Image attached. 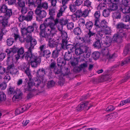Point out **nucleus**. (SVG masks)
I'll return each instance as SVG.
<instances>
[{
    "label": "nucleus",
    "mask_w": 130,
    "mask_h": 130,
    "mask_svg": "<svg viewBox=\"0 0 130 130\" xmlns=\"http://www.w3.org/2000/svg\"><path fill=\"white\" fill-rule=\"evenodd\" d=\"M32 53V52H26L24 56L26 60H28L29 59L32 67L36 68L41 62V59L39 57Z\"/></svg>",
    "instance_id": "nucleus-1"
},
{
    "label": "nucleus",
    "mask_w": 130,
    "mask_h": 130,
    "mask_svg": "<svg viewBox=\"0 0 130 130\" xmlns=\"http://www.w3.org/2000/svg\"><path fill=\"white\" fill-rule=\"evenodd\" d=\"M48 26L45 24L44 22L41 24L40 26V31L39 35L41 38H44L46 39H50V36H54L55 34L53 32Z\"/></svg>",
    "instance_id": "nucleus-2"
},
{
    "label": "nucleus",
    "mask_w": 130,
    "mask_h": 130,
    "mask_svg": "<svg viewBox=\"0 0 130 130\" xmlns=\"http://www.w3.org/2000/svg\"><path fill=\"white\" fill-rule=\"evenodd\" d=\"M59 22V19L58 18L54 20L53 17L51 18H46L44 21V23L48 26V27L55 34L56 32V25Z\"/></svg>",
    "instance_id": "nucleus-3"
},
{
    "label": "nucleus",
    "mask_w": 130,
    "mask_h": 130,
    "mask_svg": "<svg viewBox=\"0 0 130 130\" xmlns=\"http://www.w3.org/2000/svg\"><path fill=\"white\" fill-rule=\"evenodd\" d=\"M41 80V79L38 78V79L35 80L34 83L31 81V80L29 81L27 86L26 88H25L26 91H32L35 90V87H38L40 84Z\"/></svg>",
    "instance_id": "nucleus-4"
},
{
    "label": "nucleus",
    "mask_w": 130,
    "mask_h": 130,
    "mask_svg": "<svg viewBox=\"0 0 130 130\" xmlns=\"http://www.w3.org/2000/svg\"><path fill=\"white\" fill-rule=\"evenodd\" d=\"M112 41L111 39H107L104 41L103 44L104 47L101 51V52L104 56H106L107 58L109 57V54L108 48L107 47L109 46L111 44Z\"/></svg>",
    "instance_id": "nucleus-5"
},
{
    "label": "nucleus",
    "mask_w": 130,
    "mask_h": 130,
    "mask_svg": "<svg viewBox=\"0 0 130 130\" xmlns=\"http://www.w3.org/2000/svg\"><path fill=\"white\" fill-rule=\"evenodd\" d=\"M47 69L45 70L43 68L39 69L36 72L37 77L38 78L41 79V80H43L44 75L46 74L47 72Z\"/></svg>",
    "instance_id": "nucleus-6"
},
{
    "label": "nucleus",
    "mask_w": 130,
    "mask_h": 130,
    "mask_svg": "<svg viewBox=\"0 0 130 130\" xmlns=\"http://www.w3.org/2000/svg\"><path fill=\"white\" fill-rule=\"evenodd\" d=\"M30 104L23 105L16 110L15 111V113L17 114H19L23 113L25 111L27 110L30 107Z\"/></svg>",
    "instance_id": "nucleus-7"
},
{
    "label": "nucleus",
    "mask_w": 130,
    "mask_h": 130,
    "mask_svg": "<svg viewBox=\"0 0 130 130\" xmlns=\"http://www.w3.org/2000/svg\"><path fill=\"white\" fill-rule=\"evenodd\" d=\"M35 14L41 19H42L46 17V13L44 10H42L40 8L36 9L35 11Z\"/></svg>",
    "instance_id": "nucleus-8"
},
{
    "label": "nucleus",
    "mask_w": 130,
    "mask_h": 130,
    "mask_svg": "<svg viewBox=\"0 0 130 130\" xmlns=\"http://www.w3.org/2000/svg\"><path fill=\"white\" fill-rule=\"evenodd\" d=\"M125 34H123L122 35L120 36L119 34H115L113 35L112 38L113 41L116 42L117 44H119L122 42V37H123Z\"/></svg>",
    "instance_id": "nucleus-9"
},
{
    "label": "nucleus",
    "mask_w": 130,
    "mask_h": 130,
    "mask_svg": "<svg viewBox=\"0 0 130 130\" xmlns=\"http://www.w3.org/2000/svg\"><path fill=\"white\" fill-rule=\"evenodd\" d=\"M56 49L52 52V56L53 58L57 57L59 55V52L62 49V46L60 44H57Z\"/></svg>",
    "instance_id": "nucleus-10"
},
{
    "label": "nucleus",
    "mask_w": 130,
    "mask_h": 130,
    "mask_svg": "<svg viewBox=\"0 0 130 130\" xmlns=\"http://www.w3.org/2000/svg\"><path fill=\"white\" fill-rule=\"evenodd\" d=\"M67 72H65V73H64V72H63L61 71L60 69H57L55 70V73L56 74H58V76H59L60 77H62L64 76L67 75H68L70 73V71L68 68H67L66 70H65Z\"/></svg>",
    "instance_id": "nucleus-11"
},
{
    "label": "nucleus",
    "mask_w": 130,
    "mask_h": 130,
    "mask_svg": "<svg viewBox=\"0 0 130 130\" xmlns=\"http://www.w3.org/2000/svg\"><path fill=\"white\" fill-rule=\"evenodd\" d=\"M30 44V46L28 48V51L26 52L31 53L32 50L34 48V46L36 44L37 42L36 40L33 38L29 42Z\"/></svg>",
    "instance_id": "nucleus-12"
},
{
    "label": "nucleus",
    "mask_w": 130,
    "mask_h": 130,
    "mask_svg": "<svg viewBox=\"0 0 130 130\" xmlns=\"http://www.w3.org/2000/svg\"><path fill=\"white\" fill-rule=\"evenodd\" d=\"M22 30L21 32L22 34L23 35L25 34H28L30 33L33 32L34 30V28L32 26H29L28 27L27 29L23 28H21Z\"/></svg>",
    "instance_id": "nucleus-13"
},
{
    "label": "nucleus",
    "mask_w": 130,
    "mask_h": 130,
    "mask_svg": "<svg viewBox=\"0 0 130 130\" xmlns=\"http://www.w3.org/2000/svg\"><path fill=\"white\" fill-rule=\"evenodd\" d=\"M24 52V49L23 47H21L20 48L18 49L17 54L15 55L16 59L18 60L20 57L22 58L23 57H24V55H23Z\"/></svg>",
    "instance_id": "nucleus-14"
},
{
    "label": "nucleus",
    "mask_w": 130,
    "mask_h": 130,
    "mask_svg": "<svg viewBox=\"0 0 130 130\" xmlns=\"http://www.w3.org/2000/svg\"><path fill=\"white\" fill-rule=\"evenodd\" d=\"M88 103V102L86 101H84V102L81 103L76 107V110L79 111L84 109V108H86Z\"/></svg>",
    "instance_id": "nucleus-15"
},
{
    "label": "nucleus",
    "mask_w": 130,
    "mask_h": 130,
    "mask_svg": "<svg viewBox=\"0 0 130 130\" xmlns=\"http://www.w3.org/2000/svg\"><path fill=\"white\" fill-rule=\"evenodd\" d=\"M16 94L14 96L13 99H21L23 94L22 92L20 90L18 89H17L15 91Z\"/></svg>",
    "instance_id": "nucleus-16"
},
{
    "label": "nucleus",
    "mask_w": 130,
    "mask_h": 130,
    "mask_svg": "<svg viewBox=\"0 0 130 130\" xmlns=\"http://www.w3.org/2000/svg\"><path fill=\"white\" fill-rule=\"evenodd\" d=\"M57 63L58 66L62 67L66 64V61L63 58L59 57L57 59Z\"/></svg>",
    "instance_id": "nucleus-17"
},
{
    "label": "nucleus",
    "mask_w": 130,
    "mask_h": 130,
    "mask_svg": "<svg viewBox=\"0 0 130 130\" xmlns=\"http://www.w3.org/2000/svg\"><path fill=\"white\" fill-rule=\"evenodd\" d=\"M12 30L13 32L12 36L14 38L15 40H16L20 37L18 30L17 28H13Z\"/></svg>",
    "instance_id": "nucleus-18"
},
{
    "label": "nucleus",
    "mask_w": 130,
    "mask_h": 130,
    "mask_svg": "<svg viewBox=\"0 0 130 130\" xmlns=\"http://www.w3.org/2000/svg\"><path fill=\"white\" fill-rule=\"evenodd\" d=\"M0 23L2 24V26L4 28L7 26L8 20L7 19H5L4 17L1 16H0Z\"/></svg>",
    "instance_id": "nucleus-19"
},
{
    "label": "nucleus",
    "mask_w": 130,
    "mask_h": 130,
    "mask_svg": "<svg viewBox=\"0 0 130 130\" xmlns=\"http://www.w3.org/2000/svg\"><path fill=\"white\" fill-rule=\"evenodd\" d=\"M22 35L25 41H26L27 43L29 42L31 40L33 39L31 35L30 34H25L24 35L22 34Z\"/></svg>",
    "instance_id": "nucleus-20"
},
{
    "label": "nucleus",
    "mask_w": 130,
    "mask_h": 130,
    "mask_svg": "<svg viewBox=\"0 0 130 130\" xmlns=\"http://www.w3.org/2000/svg\"><path fill=\"white\" fill-rule=\"evenodd\" d=\"M51 52L48 50H44L42 52L43 56L46 58H49L51 56Z\"/></svg>",
    "instance_id": "nucleus-21"
},
{
    "label": "nucleus",
    "mask_w": 130,
    "mask_h": 130,
    "mask_svg": "<svg viewBox=\"0 0 130 130\" xmlns=\"http://www.w3.org/2000/svg\"><path fill=\"white\" fill-rule=\"evenodd\" d=\"M54 36H51L50 39H47L46 40H48V45L49 46L53 48L54 47L55 45V41L53 39V38Z\"/></svg>",
    "instance_id": "nucleus-22"
},
{
    "label": "nucleus",
    "mask_w": 130,
    "mask_h": 130,
    "mask_svg": "<svg viewBox=\"0 0 130 130\" xmlns=\"http://www.w3.org/2000/svg\"><path fill=\"white\" fill-rule=\"evenodd\" d=\"M130 53V45L129 44L127 45L125 47L124 50L123 55L124 56H126Z\"/></svg>",
    "instance_id": "nucleus-23"
},
{
    "label": "nucleus",
    "mask_w": 130,
    "mask_h": 130,
    "mask_svg": "<svg viewBox=\"0 0 130 130\" xmlns=\"http://www.w3.org/2000/svg\"><path fill=\"white\" fill-rule=\"evenodd\" d=\"M33 12L32 11H30L28 12L27 15L25 17L26 21H30L32 19V15Z\"/></svg>",
    "instance_id": "nucleus-24"
},
{
    "label": "nucleus",
    "mask_w": 130,
    "mask_h": 130,
    "mask_svg": "<svg viewBox=\"0 0 130 130\" xmlns=\"http://www.w3.org/2000/svg\"><path fill=\"white\" fill-rule=\"evenodd\" d=\"M85 25L86 28L89 30H90L92 29L93 26V23L92 22L89 21L86 23Z\"/></svg>",
    "instance_id": "nucleus-25"
},
{
    "label": "nucleus",
    "mask_w": 130,
    "mask_h": 130,
    "mask_svg": "<svg viewBox=\"0 0 130 130\" xmlns=\"http://www.w3.org/2000/svg\"><path fill=\"white\" fill-rule=\"evenodd\" d=\"M25 73L27 75L29 79V81H31L32 79V76L31 75L30 71L29 68L27 67L26 68V70L24 71Z\"/></svg>",
    "instance_id": "nucleus-26"
},
{
    "label": "nucleus",
    "mask_w": 130,
    "mask_h": 130,
    "mask_svg": "<svg viewBox=\"0 0 130 130\" xmlns=\"http://www.w3.org/2000/svg\"><path fill=\"white\" fill-rule=\"evenodd\" d=\"M49 14L50 16L48 18H52L55 14V9L53 8H50L49 9Z\"/></svg>",
    "instance_id": "nucleus-27"
},
{
    "label": "nucleus",
    "mask_w": 130,
    "mask_h": 130,
    "mask_svg": "<svg viewBox=\"0 0 130 130\" xmlns=\"http://www.w3.org/2000/svg\"><path fill=\"white\" fill-rule=\"evenodd\" d=\"M84 6H86L89 8L92 9V2L89 0H86L84 1Z\"/></svg>",
    "instance_id": "nucleus-28"
},
{
    "label": "nucleus",
    "mask_w": 130,
    "mask_h": 130,
    "mask_svg": "<svg viewBox=\"0 0 130 130\" xmlns=\"http://www.w3.org/2000/svg\"><path fill=\"white\" fill-rule=\"evenodd\" d=\"M5 13H6L5 14L6 18L5 19H7H7L9 18L12 15V10L11 9H7Z\"/></svg>",
    "instance_id": "nucleus-29"
},
{
    "label": "nucleus",
    "mask_w": 130,
    "mask_h": 130,
    "mask_svg": "<svg viewBox=\"0 0 130 130\" xmlns=\"http://www.w3.org/2000/svg\"><path fill=\"white\" fill-rule=\"evenodd\" d=\"M118 8L117 4H112L109 7V9L111 11L117 10Z\"/></svg>",
    "instance_id": "nucleus-30"
},
{
    "label": "nucleus",
    "mask_w": 130,
    "mask_h": 130,
    "mask_svg": "<svg viewBox=\"0 0 130 130\" xmlns=\"http://www.w3.org/2000/svg\"><path fill=\"white\" fill-rule=\"evenodd\" d=\"M59 31L60 33L61 34L62 39H67L68 37L67 33L62 30H60Z\"/></svg>",
    "instance_id": "nucleus-31"
},
{
    "label": "nucleus",
    "mask_w": 130,
    "mask_h": 130,
    "mask_svg": "<svg viewBox=\"0 0 130 130\" xmlns=\"http://www.w3.org/2000/svg\"><path fill=\"white\" fill-rule=\"evenodd\" d=\"M73 31L74 34L77 35H80L81 33V30L79 27H77L74 28L73 30Z\"/></svg>",
    "instance_id": "nucleus-32"
},
{
    "label": "nucleus",
    "mask_w": 130,
    "mask_h": 130,
    "mask_svg": "<svg viewBox=\"0 0 130 130\" xmlns=\"http://www.w3.org/2000/svg\"><path fill=\"white\" fill-rule=\"evenodd\" d=\"M125 7L122 9V11L124 13H127L130 12V7L128 6H124Z\"/></svg>",
    "instance_id": "nucleus-33"
},
{
    "label": "nucleus",
    "mask_w": 130,
    "mask_h": 130,
    "mask_svg": "<svg viewBox=\"0 0 130 130\" xmlns=\"http://www.w3.org/2000/svg\"><path fill=\"white\" fill-rule=\"evenodd\" d=\"M69 8L70 11L72 12H75L77 9L76 6L74 4L70 5Z\"/></svg>",
    "instance_id": "nucleus-34"
},
{
    "label": "nucleus",
    "mask_w": 130,
    "mask_h": 130,
    "mask_svg": "<svg viewBox=\"0 0 130 130\" xmlns=\"http://www.w3.org/2000/svg\"><path fill=\"white\" fill-rule=\"evenodd\" d=\"M93 45L95 47L98 49L101 46V41H97L93 43Z\"/></svg>",
    "instance_id": "nucleus-35"
},
{
    "label": "nucleus",
    "mask_w": 130,
    "mask_h": 130,
    "mask_svg": "<svg viewBox=\"0 0 130 130\" xmlns=\"http://www.w3.org/2000/svg\"><path fill=\"white\" fill-rule=\"evenodd\" d=\"M95 33L91 31V30H89L87 34L86 35V36L89 38L93 37H95Z\"/></svg>",
    "instance_id": "nucleus-36"
},
{
    "label": "nucleus",
    "mask_w": 130,
    "mask_h": 130,
    "mask_svg": "<svg viewBox=\"0 0 130 130\" xmlns=\"http://www.w3.org/2000/svg\"><path fill=\"white\" fill-rule=\"evenodd\" d=\"M6 98V95L3 91H0V102L4 101Z\"/></svg>",
    "instance_id": "nucleus-37"
},
{
    "label": "nucleus",
    "mask_w": 130,
    "mask_h": 130,
    "mask_svg": "<svg viewBox=\"0 0 130 130\" xmlns=\"http://www.w3.org/2000/svg\"><path fill=\"white\" fill-rule=\"evenodd\" d=\"M110 10L108 9H104L103 12V15L105 17H107L110 15Z\"/></svg>",
    "instance_id": "nucleus-38"
},
{
    "label": "nucleus",
    "mask_w": 130,
    "mask_h": 130,
    "mask_svg": "<svg viewBox=\"0 0 130 130\" xmlns=\"http://www.w3.org/2000/svg\"><path fill=\"white\" fill-rule=\"evenodd\" d=\"M130 62V56L128 57L126 59L122 61L121 64V66H123L124 64L128 63Z\"/></svg>",
    "instance_id": "nucleus-39"
},
{
    "label": "nucleus",
    "mask_w": 130,
    "mask_h": 130,
    "mask_svg": "<svg viewBox=\"0 0 130 130\" xmlns=\"http://www.w3.org/2000/svg\"><path fill=\"white\" fill-rule=\"evenodd\" d=\"M100 55V54L99 52H95L92 53V56L94 59H97L99 58Z\"/></svg>",
    "instance_id": "nucleus-40"
},
{
    "label": "nucleus",
    "mask_w": 130,
    "mask_h": 130,
    "mask_svg": "<svg viewBox=\"0 0 130 130\" xmlns=\"http://www.w3.org/2000/svg\"><path fill=\"white\" fill-rule=\"evenodd\" d=\"M14 42V39L12 38H9L7 40V44L8 46L11 45Z\"/></svg>",
    "instance_id": "nucleus-41"
},
{
    "label": "nucleus",
    "mask_w": 130,
    "mask_h": 130,
    "mask_svg": "<svg viewBox=\"0 0 130 130\" xmlns=\"http://www.w3.org/2000/svg\"><path fill=\"white\" fill-rule=\"evenodd\" d=\"M74 46L73 45L69 44L67 45L66 46L67 49L68 50V52H71L74 50Z\"/></svg>",
    "instance_id": "nucleus-42"
},
{
    "label": "nucleus",
    "mask_w": 130,
    "mask_h": 130,
    "mask_svg": "<svg viewBox=\"0 0 130 130\" xmlns=\"http://www.w3.org/2000/svg\"><path fill=\"white\" fill-rule=\"evenodd\" d=\"M71 55L69 52L66 53L64 55V58L66 61L69 60L71 59Z\"/></svg>",
    "instance_id": "nucleus-43"
},
{
    "label": "nucleus",
    "mask_w": 130,
    "mask_h": 130,
    "mask_svg": "<svg viewBox=\"0 0 130 130\" xmlns=\"http://www.w3.org/2000/svg\"><path fill=\"white\" fill-rule=\"evenodd\" d=\"M113 17L115 19H120L121 17V15L119 12H115L113 14Z\"/></svg>",
    "instance_id": "nucleus-44"
},
{
    "label": "nucleus",
    "mask_w": 130,
    "mask_h": 130,
    "mask_svg": "<svg viewBox=\"0 0 130 130\" xmlns=\"http://www.w3.org/2000/svg\"><path fill=\"white\" fill-rule=\"evenodd\" d=\"M130 103V98H128L126 100L122 101L120 103L121 106H123L126 104Z\"/></svg>",
    "instance_id": "nucleus-45"
},
{
    "label": "nucleus",
    "mask_w": 130,
    "mask_h": 130,
    "mask_svg": "<svg viewBox=\"0 0 130 130\" xmlns=\"http://www.w3.org/2000/svg\"><path fill=\"white\" fill-rule=\"evenodd\" d=\"M40 9H42V8L45 9H47L48 7V3L46 2L42 3Z\"/></svg>",
    "instance_id": "nucleus-46"
},
{
    "label": "nucleus",
    "mask_w": 130,
    "mask_h": 130,
    "mask_svg": "<svg viewBox=\"0 0 130 130\" xmlns=\"http://www.w3.org/2000/svg\"><path fill=\"white\" fill-rule=\"evenodd\" d=\"M80 47L82 51V54L86 53L88 51V47L86 46H81Z\"/></svg>",
    "instance_id": "nucleus-47"
},
{
    "label": "nucleus",
    "mask_w": 130,
    "mask_h": 130,
    "mask_svg": "<svg viewBox=\"0 0 130 130\" xmlns=\"http://www.w3.org/2000/svg\"><path fill=\"white\" fill-rule=\"evenodd\" d=\"M125 27L124 24L120 22L116 25V28L117 30L123 28Z\"/></svg>",
    "instance_id": "nucleus-48"
},
{
    "label": "nucleus",
    "mask_w": 130,
    "mask_h": 130,
    "mask_svg": "<svg viewBox=\"0 0 130 130\" xmlns=\"http://www.w3.org/2000/svg\"><path fill=\"white\" fill-rule=\"evenodd\" d=\"M9 71L12 75L16 74L18 72V69L14 68L10 69Z\"/></svg>",
    "instance_id": "nucleus-49"
},
{
    "label": "nucleus",
    "mask_w": 130,
    "mask_h": 130,
    "mask_svg": "<svg viewBox=\"0 0 130 130\" xmlns=\"http://www.w3.org/2000/svg\"><path fill=\"white\" fill-rule=\"evenodd\" d=\"M95 39L97 41H101L102 37H103V35L101 33H98L96 34Z\"/></svg>",
    "instance_id": "nucleus-50"
},
{
    "label": "nucleus",
    "mask_w": 130,
    "mask_h": 130,
    "mask_svg": "<svg viewBox=\"0 0 130 130\" xmlns=\"http://www.w3.org/2000/svg\"><path fill=\"white\" fill-rule=\"evenodd\" d=\"M68 21L67 20L64 19H61L60 21V23L61 25V27H63V25H65L67 24Z\"/></svg>",
    "instance_id": "nucleus-51"
},
{
    "label": "nucleus",
    "mask_w": 130,
    "mask_h": 130,
    "mask_svg": "<svg viewBox=\"0 0 130 130\" xmlns=\"http://www.w3.org/2000/svg\"><path fill=\"white\" fill-rule=\"evenodd\" d=\"M100 25L101 27L105 28L107 27V23L106 21L103 20L101 22Z\"/></svg>",
    "instance_id": "nucleus-52"
},
{
    "label": "nucleus",
    "mask_w": 130,
    "mask_h": 130,
    "mask_svg": "<svg viewBox=\"0 0 130 130\" xmlns=\"http://www.w3.org/2000/svg\"><path fill=\"white\" fill-rule=\"evenodd\" d=\"M83 2V0H76L74 4L76 6H79L82 4Z\"/></svg>",
    "instance_id": "nucleus-53"
},
{
    "label": "nucleus",
    "mask_w": 130,
    "mask_h": 130,
    "mask_svg": "<svg viewBox=\"0 0 130 130\" xmlns=\"http://www.w3.org/2000/svg\"><path fill=\"white\" fill-rule=\"evenodd\" d=\"M82 13V17L86 18L88 15L89 13V11L87 9H85L83 12Z\"/></svg>",
    "instance_id": "nucleus-54"
},
{
    "label": "nucleus",
    "mask_w": 130,
    "mask_h": 130,
    "mask_svg": "<svg viewBox=\"0 0 130 130\" xmlns=\"http://www.w3.org/2000/svg\"><path fill=\"white\" fill-rule=\"evenodd\" d=\"M75 53L77 55L82 54V51L80 47L77 48L75 50Z\"/></svg>",
    "instance_id": "nucleus-55"
},
{
    "label": "nucleus",
    "mask_w": 130,
    "mask_h": 130,
    "mask_svg": "<svg viewBox=\"0 0 130 130\" xmlns=\"http://www.w3.org/2000/svg\"><path fill=\"white\" fill-rule=\"evenodd\" d=\"M74 27V24L72 22H70L67 24V27L68 29L71 30Z\"/></svg>",
    "instance_id": "nucleus-56"
},
{
    "label": "nucleus",
    "mask_w": 130,
    "mask_h": 130,
    "mask_svg": "<svg viewBox=\"0 0 130 130\" xmlns=\"http://www.w3.org/2000/svg\"><path fill=\"white\" fill-rule=\"evenodd\" d=\"M11 48L10 49H7L6 50V52L7 53V55H8V58H10V56H11V55H12L13 54Z\"/></svg>",
    "instance_id": "nucleus-57"
},
{
    "label": "nucleus",
    "mask_w": 130,
    "mask_h": 130,
    "mask_svg": "<svg viewBox=\"0 0 130 130\" xmlns=\"http://www.w3.org/2000/svg\"><path fill=\"white\" fill-rule=\"evenodd\" d=\"M7 9V7L6 5H3L1 6L0 11L2 12L5 13Z\"/></svg>",
    "instance_id": "nucleus-58"
},
{
    "label": "nucleus",
    "mask_w": 130,
    "mask_h": 130,
    "mask_svg": "<svg viewBox=\"0 0 130 130\" xmlns=\"http://www.w3.org/2000/svg\"><path fill=\"white\" fill-rule=\"evenodd\" d=\"M6 72V69L4 67L0 66V74L1 75H3Z\"/></svg>",
    "instance_id": "nucleus-59"
},
{
    "label": "nucleus",
    "mask_w": 130,
    "mask_h": 130,
    "mask_svg": "<svg viewBox=\"0 0 130 130\" xmlns=\"http://www.w3.org/2000/svg\"><path fill=\"white\" fill-rule=\"evenodd\" d=\"M105 29L103 30V32L105 35H108L110 34V28L109 27H106Z\"/></svg>",
    "instance_id": "nucleus-60"
},
{
    "label": "nucleus",
    "mask_w": 130,
    "mask_h": 130,
    "mask_svg": "<svg viewBox=\"0 0 130 130\" xmlns=\"http://www.w3.org/2000/svg\"><path fill=\"white\" fill-rule=\"evenodd\" d=\"M75 13L77 17L79 18L82 17V11L81 10H77Z\"/></svg>",
    "instance_id": "nucleus-61"
},
{
    "label": "nucleus",
    "mask_w": 130,
    "mask_h": 130,
    "mask_svg": "<svg viewBox=\"0 0 130 130\" xmlns=\"http://www.w3.org/2000/svg\"><path fill=\"white\" fill-rule=\"evenodd\" d=\"M115 107L112 106L110 105L106 109V110L108 112H111L115 109Z\"/></svg>",
    "instance_id": "nucleus-62"
},
{
    "label": "nucleus",
    "mask_w": 130,
    "mask_h": 130,
    "mask_svg": "<svg viewBox=\"0 0 130 130\" xmlns=\"http://www.w3.org/2000/svg\"><path fill=\"white\" fill-rule=\"evenodd\" d=\"M100 15V12L99 11H97L94 14V16L96 19H99Z\"/></svg>",
    "instance_id": "nucleus-63"
},
{
    "label": "nucleus",
    "mask_w": 130,
    "mask_h": 130,
    "mask_svg": "<svg viewBox=\"0 0 130 130\" xmlns=\"http://www.w3.org/2000/svg\"><path fill=\"white\" fill-rule=\"evenodd\" d=\"M67 7V6L66 5H62L60 6V9L59 10L64 12Z\"/></svg>",
    "instance_id": "nucleus-64"
}]
</instances>
